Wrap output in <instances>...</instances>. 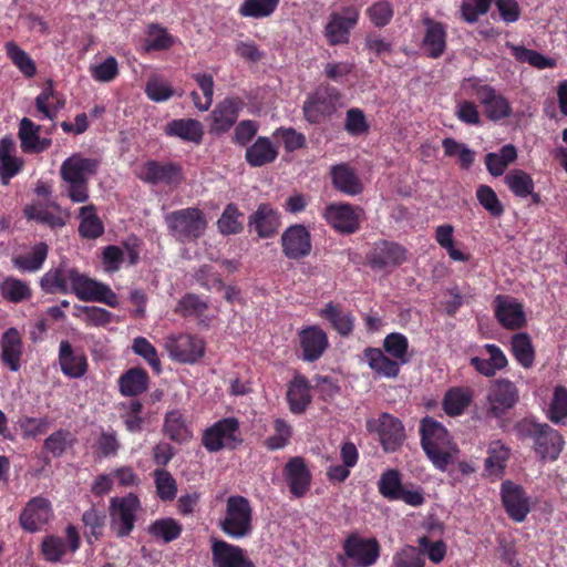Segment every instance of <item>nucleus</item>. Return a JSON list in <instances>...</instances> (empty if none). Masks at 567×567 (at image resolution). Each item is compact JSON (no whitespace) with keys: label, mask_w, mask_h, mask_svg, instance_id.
I'll return each mask as SVG.
<instances>
[{"label":"nucleus","mask_w":567,"mask_h":567,"mask_svg":"<svg viewBox=\"0 0 567 567\" xmlns=\"http://www.w3.org/2000/svg\"><path fill=\"white\" fill-rule=\"evenodd\" d=\"M40 287L50 295L74 293L82 301L103 302L113 308L118 305L116 293L107 285L87 277L64 261L41 277Z\"/></svg>","instance_id":"nucleus-1"},{"label":"nucleus","mask_w":567,"mask_h":567,"mask_svg":"<svg viewBox=\"0 0 567 567\" xmlns=\"http://www.w3.org/2000/svg\"><path fill=\"white\" fill-rule=\"evenodd\" d=\"M421 446L433 466L446 472L460 452L446 427L435 419L425 416L420 423Z\"/></svg>","instance_id":"nucleus-2"},{"label":"nucleus","mask_w":567,"mask_h":567,"mask_svg":"<svg viewBox=\"0 0 567 567\" xmlns=\"http://www.w3.org/2000/svg\"><path fill=\"white\" fill-rule=\"evenodd\" d=\"M100 162L96 158L73 154L60 167L62 181L66 184L68 197L76 204L87 202L90 177L96 175Z\"/></svg>","instance_id":"nucleus-3"},{"label":"nucleus","mask_w":567,"mask_h":567,"mask_svg":"<svg viewBox=\"0 0 567 567\" xmlns=\"http://www.w3.org/2000/svg\"><path fill=\"white\" fill-rule=\"evenodd\" d=\"M514 431L519 440L534 441V451L542 461H556L563 451V436L546 423L525 417L515 424Z\"/></svg>","instance_id":"nucleus-4"},{"label":"nucleus","mask_w":567,"mask_h":567,"mask_svg":"<svg viewBox=\"0 0 567 567\" xmlns=\"http://www.w3.org/2000/svg\"><path fill=\"white\" fill-rule=\"evenodd\" d=\"M343 95L328 83L319 84L308 93L302 104L303 120L310 125H322L332 120L342 107Z\"/></svg>","instance_id":"nucleus-5"},{"label":"nucleus","mask_w":567,"mask_h":567,"mask_svg":"<svg viewBox=\"0 0 567 567\" xmlns=\"http://www.w3.org/2000/svg\"><path fill=\"white\" fill-rule=\"evenodd\" d=\"M167 231L179 244L197 241L206 231L208 223L198 207H187L165 215Z\"/></svg>","instance_id":"nucleus-6"},{"label":"nucleus","mask_w":567,"mask_h":567,"mask_svg":"<svg viewBox=\"0 0 567 567\" xmlns=\"http://www.w3.org/2000/svg\"><path fill=\"white\" fill-rule=\"evenodd\" d=\"M218 527L228 537L241 539L252 533V508L241 495L229 496L226 501L225 516Z\"/></svg>","instance_id":"nucleus-7"},{"label":"nucleus","mask_w":567,"mask_h":567,"mask_svg":"<svg viewBox=\"0 0 567 567\" xmlns=\"http://www.w3.org/2000/svg\"><path fill=\"white\" fill-rule=\"evenodd\" d=\"M141 511V501L134 493L111 497L109 505L111 532L117 538L128 537L135 528L137 514Z\"/></svg>","instance_id":"nucleus-8"},{"label":"nucleus","mask_w":567,"mask_h":567,"mask_svg":"<svg viewBox=\"0 0 567 567\" xmlns=\"http://www.w3.org/2000/svg\"><path fill=\"white\" fill-rule=\"evenodd\" d=\"M244 442L240 423L235 416H227L216 421L207 427L202 436L203 446L210 453L223 450L234 451Z\"/></svg>","instance_id":"nucleus-9"},{"label":"nucleus","mask_w":567,"mask_h":567,"mask_svg":"<svg viewBox=\"0 0 567 567\" xmlns=\"http://www.w3.org/2000/svg\"><path fill=\"white\" fill-rule=\"evenodd\" d=\"M343 555L337 560L342 567H370L380 557V545L375 538H362L358 534H350L342 545Z\"/></svg>","instance_id":"nucleus-10"},{"label":"nucleus","mask_w":567,"mask_h":567,"mask_svg":"<svg viewBox=\"0 0 567 567\" xmlns=\"http://www.w3.org/2000/svg\"><path fill=\"white\" fill-rule=\"evenodd\" d=\"M360 10L358 7L342 6L332 11L323 28V35L330 47L344 45L350 42L351 31L358 25Z\"/></svg>","instance_id":"nucleus-11"},{"label":"nucleus","mask_w":567,"mask_h":567,"mask_svg":"<svg viewBox=\"0 0 567 567\" xmlns=\"http://www.w3.org/2000/svg\"><path fill=\"white\" fill-rule=\"evenodd\" d=\"M322 217L337 233L352 235L361 228L364 210L350 203H331L324 207Z\"/></svg>","instance_id":"nucleus-12"},{"label":"nucleus","mask_w":567,"mask_h":567,"mask_svg":"<svg viewBox=\"0 0 567 567\" xmlns=\"http://www.w3.org/2000/svg\"><path fill=\"white\" fill-rule=\"evenodd\" d=\"M486 400L487 414L494 419H502L518 403L519 391L513 381L505 378L495 379L491 382Z\"/></svg>","instance_id":"nucleus-13"},{"label":"nucleus","mask_w":567,"mask_h":567,"mask_svg":"<svg viewBox=\"0 0 567 567\" xmlns=\"http://www.w3.org/2000/svg\"><path fill=\"white\" fill-rule=\"evenodd\" d=\"M138 178L152 185L177 187L185 176L183 166L177 162L150 159L142 165Z\"/></svg>","instance_id":"nucleus-14"},{"label":"nucleus","mask_w":567,"mask_h":567,"mask_svg":"<svg viewBox=\"0 0 567 567\" xmlns=\"http://www.w3.org/2000/svg\"><path fill=\"white\" fill-rule=\"evenodd\" d=\"M369 431L379 435L380 444L385 453L396 452L405 441V429L400 419L390 413H382L378 420H369Z\"/></svg>","instance_id":"nucleus-15"},{"label":"nucleus","mask_w":567,"mask_h":567,"mask_svg":"<svg viewBox=\"0 0 567 567\" xmlns=\"http://www.w3.org/2000/svg\"><path fill=\"white\" fill-rule=\"evenodd\" d=\"M280 245L288 259L300 260L312 250L311 234L302 224L291 225L281 234Z\"/></svg>","instance_id":"nucleus-16"},{"label":"nucleus","mask_w":567,"mask_h":567,"mask_svg":"<svg viewBox=\"0 0 567 567\" xmlns=\"http://www.w3.org/2000/svg\"><path fill=\"white\" fill-rule=\"evenodd\" d=\"M501 497L506 514L511 519L522 523L530 512V497L522 485L505 481L501 485Z\"/></svg>","instance_id":"nucleus-17"},{"label":"nucleus","mask_w":567,"mask_h":567,"mask_svg":"<svg viewBox=\"0 0 567 567\" xmlns=\"http://www.w3.org/2000/svg\"><path fill=\"white\" fill-rule=\"evenodd\" d=\"M424 33L420 48L430 59H440L447 48V27L441 21L426 16L422 19Z\"/></svg>","instance_id":"nucleus-18"},{"label":"nucleus","mask_w":567,"mask_h":567,"mask_svg":"<svg viewBox=\"0 0 567 567\" xmlns=\"http://www.w3.org/2000/svg\"><path fill=\"white\" fill-rule=\"evenodd\" d=\"M245 102L239 96H228L220 101L210 113L209 133H227L237 122Z\"/></svg>","instance_id":"nucleus-19"},{"label":"nucleus","mask_w":567,"mask_h":567,"mask_svg":"<svg viewBox=\"0 0 567 567\" xmlns=\"http://www.w3.org/2000/svg\"><path fill=\"white\" fill-rule=\"evenodd\" d=\"M167 350L173 360L193 364L205 354V342L197 336L181 333L168 340Z\"/></svg>","instance_id":"nucleus-20"},{"label":"nucleus","mask_w":567,"mask_h":567,"mask_svg":"<svg viewBox=\"0 0 567 567\" xmlns=\"http://www.w3.org/2000/svg\"><path fill=\"white\" fill-rule=\"evenodd\" d=\"M282 475L293 497L301 498L309 492L312 474L303 457H290L282 468Z\"/></svg>","instance_id":"nucleus-21"},{"label":"nucleus","mask_w":567,"mask_h":567,"mask_svg":"<svg viewBox=\"0 0 567 567\" xmlns=\"http://www.w3.org/2000/svg\"><path fill=\"white\" fill-rule=\"evenodd\" d=\"M53 515L51 503L43 496L32 497L19 516L21 527L28 533H37L49 523Z\"/></svg>","instance_id":"nucleus-22"},{"label":"nucleus","mask_w":567,"mask_h":567,"mask_svg":"<svg viewBox=\"0 0 567 567\" xmlns=\"http://www.w3.org/2000/svg\"><path fill=\"white\" fill-rule=\"evenodd\" d=\"M210 549L214 567H256L240 546L223 539H213Z\"/></svg>","instance_id":"nucleus-23"},{"label":"nucleus","mask_w":567,"mask_h":567,"mask_svg":"<svg viewBox=\"0 0 567 567\" xmlns=\"http://www.w3.org/2000/svg\"><path fill=\"white\" fill-rule=\"evenodd\" d=\"M281 226V215L278 209L268 203L258 205L257 209L248 217V227L259 238L268 239L277 235Z\"/></svg>","instance_id":"nucleus-24"},{"label":"nucleus","mask_w":567,"mask_h":567,"mask_svg":"<svg viewBox=\"0 0 567 567\" xmlns=\"http://www.w3.org/2000/svg\"><path fill=\"white\" fill-rule=\"evenodd\" d=\"M300 358L305 362L319 360L329 347L327 333L319 326H308L298 333Z\"/></svg>","instance_id":"nucleus-25"},{"label":"nucleus","mask_w":567,"mask_h":567,"mask_svg":"<svg viewBox=\"0 0 567 567\" xmlns=\"http://www.w3.org/2000/svg\"><path fill=\"white\" fill-rule=\"evenodd\" d=\"M406 259V250L403 246L382 240L375 243L372 251L368 256L369 265L373 269H385L388 267H396Z\"/></svg>","instance_id":"nucleus-26"},{"label":"nucleus","mask_w":567,"mask_h":567,"mask_svg":"<svg viewBox=\"0 0 567 567\" xmlns=\"http://www.w3.org/2000/svg\"><path fill=\"white\" fill-rule=\"evenodd\" d=\"M495 317L507 330H517L526 324L524 307L514 298L497 296L495 298Z\"/></svg>","instance_id":"nucleus-27"},{"label":"nucleus","mask_w":567,"mask_h":567,"mask_svg":"<svg viewBox=\"0 0 567 567\" xmlns=\"http://www.w3.org/2000/svg\"><path fill=\"white\" fill-rule=\"evenodd\" d=\"M23 340L14 327L7 329L0 338V359L10 371L17 372L21 368L23 355Z\"/></svg>","instance_id":"nucleus-28"},{"label":"nucleus","mask_w":567,"mask_h":567,"mask_svg":"<svg viewBox=\"0 0 567 567\" xmlns=\"http://www.w3.org/2000/svg\"><path fill=\"white\" fill-rule=\"evenodd\" d=\"M311 385L301 373H296L288 383L286 399L292 414L300 415L307 411L312 402Z\"/></svg>","instance_id":"nucleus-29"},{"label":"nucleus","mask_w":567,"mask_h":567,"mask_svg":"<svg viewBox=\"0 0 567 567\" xmlns=\"http://www.w3.org/2000/svg\"><path fill=\"white\" fill-rule=\"evenodd\" d=\"M59 363L64 375L79 379L86 373L87 361L81 351L73 349L72 344L63 340L59 347Z\"/></svg>","instance_id":"nucleus-30"},{"label":"nucleus","mask_w":567,"mask_h":567,"mask_svg":"<svg viewBox=\"0 0 567 567\" xmlns=\"http://www.w3.org/2000/svg\"><path fill=\"white\" fill-rule=\"evenodd\" d=\"M484 350L488 358L473 357L470 364L481 374L485 377H494L497 371L505 369L508 364L507 358L503 350L493 343L484 346Z\"/></svg>","instance_id":"nucleus-31"},{"label":"nucleus","mask_w":567,"mask_h":567,"mask_svg":"<svg viewBox=\"0 0 567 567\" xmlns=\"http://www.w3.org/2000/svg\"><path fill=\"white\" fill-rule=\"evenodd\" d=\"M363 357L369 368L379 377L394 379L400 373L401 363L389 358L381 349L369 347L364 349Z\"/></svg>","instance_id":"nucleus-32"},{"label":"nucleus","mask_w":567,"mask_h":567,"mask_svg":"<svg viewBox=\"0 0 567 567\" xmlns=\"http://www.w3.org/2000/svg\"><path fill=\"white\" fill-rule=\"evenodd\" d=\"M278 157V150L269 137L259 136L246 148L245 159L251 167L271 164Z\"/></svg>","instance_id":"nucleus-33"},{"label":"nucleus","mask_w":567,"mask_h":567,"mask_svg":"<svg viewBox=\"0 0 567 567\" xmlns=\"http://www.w3.org/2000/svg\"><path fill=\"white\" fill-rule=\"evenodd\" d=\"M165 134L178 137L186 142L200 144L204 136L203 125L198 120L178 118L172 120L165 126Z\"/></svg>","instance_id":"nucleus-34"},{"label":"nucleus","mask_w":567,"mask_h":567,"mask_svg":"<svg viewBox=\"0 0 567 567\" xmlns=\"http://www.w3.org/2000/svg\"><path fill=\"white\" fill-rule=\"evenodd\" d=\"M331 178L333 186L346 195L354 196L363 189L360 178L348 164L332 166Z\"/></svg>","instance_id":"nucleus-35"},{"label":"nucleus","mask_w":567,"mask_h":567,"mask_svg":"<svg viewBox=\"0 0 567 567\" xmlns=\"http://www.w3.org/2000/svg\"><path fill=\"white\" fill-rule=\"evenodd\" d=\"M320 317L329 321L331 327L341 336L348 337L354 328V317L350 311H344L340 305L328 302L321 310Z\"/></svg>","instance_id":"nucleus-36"},{"label":"nucleus","mask_w":567,"mask_h":567,"mask_svg":"<svg viewBox=\"0 0 567 567\" xmlns=\"http://www.w3.org/2000/svg\"><path fill=\"white\" fill-rule=\"evenodd\" d=\"M150 384V377L143 368H131L118 378V389L124 396H137L144 393Z\"/></svg>","instance_id":"nucleus-37"},{"label":"nucleus","mask_w":567,"mask_h":567,"mask_svg":"<svg viewBox=\"0 0 567 567\" xmlns=\"http://www.w3.org/2000/svg\"><path fill=\"white\" fill-rule=\"evenodd\" d=\"M473 401V390L465 386L450 388L443 398L442 408L449 416L462 415Z\"/></svg>","instance_id":"nucleus-38"},{"label":"nucleus","mask_w":567,"mask_h":567,"mask_svg":"<svg viewBox=\"0 0 567 567\" xmlns=\"http://www.w3.org/2000/svg\"><path fill=\"white\" fill-rule=\"evenodd\" d=\"M164 434L173 442L185 443L193 437L192 429L186 424L179 410L168 411L164 419Z\"/></svg>","instance_id":"nucleus-39"},{"label":"nucleus","mask_w":567,"mask_h":567,"mask_svg":"<svg viewBox=\"0 0 567 567\" xmlns=\"http://www.w3.org/2000/svg\"><path fill=\"white\" fill-rule=\"evenodd\" d=\"M81 219L79 233L83 238L96 239L104 233V226L96 213L94 204L82 206L79 210Z\"/></svg>","instance_id":"nucleus-40"},{"label":"nucleus","mask_w":567,"mask_h":567,"mask_svg":"<svg viewBox=\"0 0 567 567\" xmlns=\"http://www.w3.org/2000/svg\"><path fill=\"white\" fill-rule=\"evenodd\" d=\"M517 158V150L513 144H506L501 147L498 153H487L485 155V165L488 173L498 177L507 169L508 165Z\"/></svg>","instance_id":"nucleus-41"},{"label":"nucleus","mask_w":567,"mask_h":567,"mask_svg":"<svg viewBox=\"0 0 567 567\" xmlns=\"http://www.w3.org/2000/svg\"><path fill=\"white\" fill-rule=\"evenodd\" d=\"M48 251V245L45 243H39L32 247L31 252L13 257V266L21 271H38L47 260Z\"/></svg>","instance_id":"nucleus-42"},{"label":"nucleus","mask_w":567,"mask_h":567,"mask_svg":"<svg viewBox=\"0 0 567 567\" xmlns=\"http://www.w3.org/2000/svg\"><path fill=\"white\" fill-rule=\"evenodd\" d=\"M244 213L234 203H229L224 208L217 220V229L224 236L240 234L244 229Z\"/></svg>","instance_id":"nucleus-43"},{"label":"nucleus","mask_w":567,"mask_h":567,"mask_svg":"<svg viewBox=\"0 0 567 567\" xmlns=\"http://www.w3.org/2000/svg\"><path fill=\"white\" fill-rule=\"evenodd\" d=\"M403 487L402 474L399 470L389 468L380 475L378 491L385 499L399 501Z\"/></svg>","instance_id":"nucleus-44"},{"label":"nucleus","mask_w":567,"mask_h":567,"mask_svg":"<svg viewBox=\"0 0 567 567\" xmlns=\"http://www.w3.org/2000/svg\"><path fill=\"white\" fill-rule=\"evenodd\" d=\"M147 532L153 538L157 540L171 543L181 536L183 526L176 519L166 517L153 522L148 526Z\"/></svg>","instance_id":"nucleus-45"},{"label":"nucleus","mask_w":567,"mask_h":567,"mask_svg":"<svg viewBox=\"0 0 567 567\" xmlns=\"http://www.w3.org/2000/svg\"><path fill=\"white\" fill-rule=\"evenodd\" d=\"M0 293L9 302L19 303L32 297V290L27 281L7 277L0 284Z\"/></svg>","instance_id":"nucleus-46"},{"label":"nucleus","mask_w":567,"mask_h":567,"mask_svg":"<svg viewBox=\"0 0 567 567\" xmlns=\"http://www.w3.org/2000/svg\"><path fill=\"white\" fill-rule=\"evenodd\" d=\"M487 102H481L484 113L489 121L499 122L512 115L513 109L508 100L494 90L487 97Z\"/></svg>","instance_id":"nucleus-47"},{"label":"nucleus","mask_w":567,"mask_h":567,"mask_svg":"<svg viewBox=\"0 0 567 567\" xmlns=\"http://www.w3.org/2000/svg\"><path fill=\"white\" fill-rule=\"evenodd\" d=\"M509 458V449L499 441L493 442L487 450L485 470L489 475H503Z\"/></svg>","instance_id":"nucleus-48"},{"label":"nucleus","mask_w":567,"mask_h":567,"mask_svg":"<svg viewBox=\"0 0 567 567\" xmlns=\"http://www.w3.org/2000/svg\"><path fill=\"white\" fill-rule=\"evenodd\" d=\"M75 441V436L69 430L59 429L44 440L43 449L53 457L59 458L74 445Z\"/></svg>","instance_id":"nucleus-49"},{"label":"nucleus","mask_w":567,"mask_h":567,"mask_svg":"<svg viewBox=\"0 0 567 567\" xmlns=\"http://www.w3.org/2000/svg\"><path fill=\"white\" fill-rule=\"evenodd\" d=\"M504 182L509 190L519 198H526L535 189L532 176L523 169H512L505 175Z\"/></svg>","instance_id":"nucleus-50"},{"label":"nucleus","mask_w":567,"mask_h":567,"mask_svg":"<svg viewBox=\"0 0 567 567\" xmlns=\"http://www.w3.org/2000/svg\"><path fill=\"white\" fill-rule=\"evenodd\" d=\"M512 353L517 362L525 369H529L534 364L535 351L530 337L525 333H517L512 337Z\"/></svg>","instance_id":"nucleus-51"},{"label":"nucleus","mask_w":567,"mask_h":567,"mask_svg":"<svg viewBox=\"0 0 567 567\" xmlns=\"http://www.w3.org/2000/svg\"><path fill=\"white\" fill-rule=\"evenodd\" d=\"M4 50L11 62L25 78H33L37 74V65L34 61L16 42H7L4 44Z\"/></svg>","instance_id":"nucleus-52"},{"label":"nucleus","mask_w":567,"mask_h":567,"mask_svg":"<svg viewBox=\"0 0 567 567\" xmlns=\"http://www.w3.org/2000/svg\"><path fill=\"white\" fill-rule=\"evenodd\" d=\"M147 39L145 40L146 51L168 50L175 43V38L167 32V29L158 23H151L147 27Z\"/></svg>","instance_id":"nucleus-53"},{"label":"nucleus","mask_w":567,"mask_h":567,"mask_svg":"<svg viewBox=\"0 0 567 567\" xmlns=\"http://www.w3.org/2000/svg\"><path fill=\"white\" fill-rule=\"evenodd\" d=\"M280 0H244L238 9V13L245 18H267L278 8Z\"/></svg>","instance_id":"nucleus-54"},{"label":"nucleus","mask_w":567,"mask_h":567,"mask_svg":"<svg viewBox=\"0 0 567 567\" xmlns=\"http://www.w3.org/2000/svg\"><path fill=\"white\" fill-rule=\"evenodd\" d=\"M512 54L518 62L528 63L538 70L556 66V60L547 58L542 53L532 49H527L526 47L523 45H513Z\"/></svg>","instance_id":"nucleus-55"},{"label":"nucleus","mask_w":567,"mask_h":567,"mask_svg":"<svg viewBox=\"0 0 567 567\" xmlns=\"http://www.w3.org/2000/svg\"><path fill=\"white\" fill-rule=\"evenodd\" d=\"M145 94L151 101L161 103L174 96L175 90L163 76L153 74L145 84Z\"/></svg>","instance_id":"nucleus-56"},{"label":"nucleus","mask_w":567,"mask_h":567,"mask_svg":"<svg viewBox=\"0 0 567 567\" xmlns=\"http://www.w3.org/2000/svg\"><path fill=\"white\" fill-rule=\"evenodd\" d=\"M384 352L389 353L401 364H405L410 361L408 355L409 340L400 332L389 333L383 340Z\"/></svg>","instance_id":"nucleus-57"},{"label":"nucleus","mask_w":567,"mask_h":567,"mask_svg":"<svg viewBox=\"0 0 567 567\" xmlns=\"http://www.w3.org/2000/svg\"><path fill=\"white\" fill-rule=\"evenodd\" d=\"M274 430L275 434L264 441V446L268 451L285 449L292 436L291 425L286 420L278 417L274 421Z\"/></svg>","instance_id":"nucleus-58"},{"label":"nucleus","mask_w":567,"mask_h":567,"mask_svg":"<svg viewBox=\"0 0 567 567\" xmlns=\"http://www.w3.org/2000/svg\"><path fill=\"white\" fill-rule=\"evenodd\" d=\"M125 412L122 414L125 430L130 433L137 434L144 430L146 419L142 415L143 404L140 400H133L124 405Z\"/></svg>","instance_id":"nucleus-59"},{"label":"nucleus","mask_w":567,"mask_h":567,"mask_svg":"<svg viewBox=\"0 0 567 567\" xmlns=\"http://www.w3.org/2000/svg\"><path fill=\"white\" fill-rule=\"evenodd\" d=\"M24 216L30 220H35L51 228L63 227L65 225V220L60 214L50 212L43 205L25 206Z\"/></svg>","instance_id":"nucleus-60"},{"label":"nucleus","mask_w":567,"mask_h":567,"mask_svg":"<svg viewBox=\"0 0 567 567\" xmlns=\"http://www.w3.org/2000/svg\"><path fill=\"white\" fill-rule=\"evenodd\" d=\"M153 475L157 496L164 502L173 501L177 494V483L173 475L164 468H156Z\"/></svg>","instance_id":"nucleus-61"},{"label":"nucleus","mask_w":567,"mask_h":567,"mask_svg":"<svg viewBox=\"0 0 567 567\" xmlns=\"http://www.w3.org/2000/svg\"><path fill=\"white\" fill-rule=\"evenodd\" d=\"M547 416L555 424L567 419V389L564 385L555 386Z\"/></svg>","instance_id":"nucleus-62"},{"label":"nucleus","mask_w":567,"mask_h":567,"mask_svg":"<svg viewBox=\"0 0 567 567\" xmlns=\"http://www.w3.org/2000/svg\"><path fill=\"white\" fill-rule=\"evenodd\" d=\"M208 309V305L196 293H186L177 302L175 312L184 318L200 317Z\"/></svg>","instance_id":"nucleus-63"},{"label":"nucleus","mask_w":567,"mask_h":567,"mask_svg":"<svg viewBox=\"0 0 567 567\" xmlns=\"http://www.w3.org/2000/svg\"><path fill=\"white\" fill-rule=\"evenodd\" d=\"M476 198L492 217L498 218L504 214V205L491 186L480 185L476 189Z\"/></svg>","instance_id":"nucleus-64"}]
</instances>
